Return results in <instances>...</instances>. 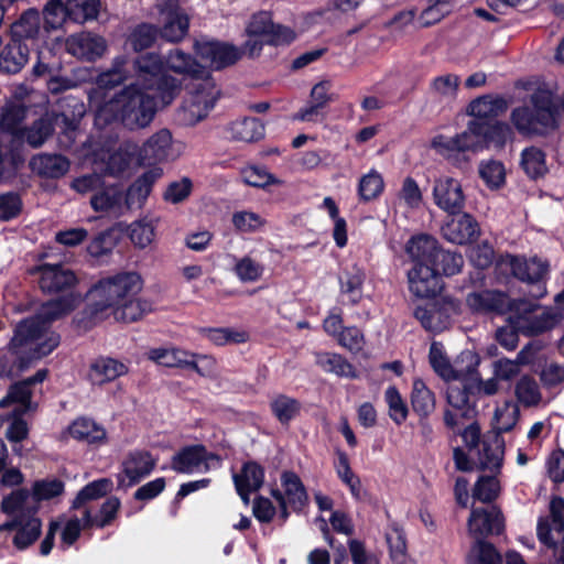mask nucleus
Segmentation results:
<instances>
[{"label":"nucleus","mask_w":564,"mask_h":564,"mask_svg":"<svg viewBox=\"0 0 564 564\" xmlns=\"http://www.w3.org/2000/svg\"><path fill=\"white\" fill-rule=\"evenodd\" d=\"M163 175V170L153 166L144 171L123 191V203L127 209L141 208L152 192L155 182Z\"/></svg>","instance_id":"19"},{"label":"nucleus","mask_w":564,"mask_h":564,"mask_svg":"<svg viewBox=\"0 0 564 564\" xmlns=\"http://www.w3.org/2000/svg\"><path fill=\"white\" fill-rule=\"evenodd\" d=\"M365 281L366 272L357 264L345 269L339 276L340 293L348 297V303L351 306H356L361 302Z\"/></svg>","instance_id":"33"},{"label":"nucleus","mask_w":564,"mask_h":564,"mask_svg":"<svg viewBox=\"0 0 564 564\" xmlns=\"http://www.w3.org/2000/svg\"><path fill=\"white\" fill-rule=\"evenodd\" d=\"M130 84L107 101L97 113V120L105 124L119 122L133 131L148 127L154 119L159 107H164L156 91L144 89L143 86Z\"/></svg>","instance_id":"3"},{"label":"nucleus","mask_w":564,"mask_h":564,"mask_svg":"<svg viewBox=\"0 0 564 564\" xmlns=\"http://www.w3.org/2000/svg\"><path fill=\"white\" fill-rule=\"evenodd\" d=\"M149 359L167 368L194 371L200 377L210 376L216 366V360L210 356L177 347L152 348L149 351Z\"/></svg>","instance_id":"9"},{"label":"nucleus","mask_w":564,"mask_h":564,"mask_svg":"<svg viewBox=\"0 0 564 564\" xmlns=\"http://www.w3.org/2000/svg\"><path fill=\"white\" fill-rule=\"evenodd\" d=\"M143 288L141 275L134 271H122L101 278L87 293V303L73 323L80 330H89L101 322L108 310L122 301L137 296Z\"/></svg>","instance_id":"2"},{"label":"nucleus","mask_w":564,"mask_h":564,"mask_svg":"<svg viewBox=\"0 0 564 564\" xmlns=\"http://www.w3.org/2000/svg\"><path fill=\"white\" fill-rule=\"evenodd\" d=\"M68 43L74 55L90 62L101 57L107 50L105 39L89 32L73 35Z\"/></svg>","instance_id":"27"},{"label":"nucleus","mask_w":564,"mask_h":564,"mask_svg":"<svg viewBox=\"0 0 564 564\" xmlns=\"http://www.w3.org/2000/svg\"><path fill=\"white\" fill-rule=\"evenodd\" d=\"M159 29L150 23L137 25L128 36V43L134 52H142L150 48L156 41Z\"/></svg>","instance_id":"50"},{"label":"nucleus","mask_w":564,"mask_h":564,"mask_svg":"<svg viewBox=\"0 0 564 564\" xmlns=\"http://www.w3.org/2000/svg\"><path fill=\"white\" fill-rule=\"evenodd\" d=\"M76 305L77 296L74 292H68L44 302L41 307V316L48 324L70 314L76 308Z\"/></svg>","instance_id":"41"},{"label":"nucleus","mask_w":564,"mask_h":564,"mask_svg":"<svg viewBox=\"0 0 564 564\" xmlns=\"http://www.w3.org/2000/svg\"><path fill=\"white\" fill-rule=\"evenodd\" d=\"M113 489V482L110 478H100L85 485L72 501L70 508L79 509L91 500H97L110 494Z\"/></svg>","instance_id":"43"},{"label":"nucleus","mask_w":564,"mask_h":564,"mask_svg":"<svg viewBox=\"0 0 564 564\" xmlns=\"http://www.w3.org/2000/svg\"><path fill=\"white\" fill-rule=\"evenodd\" d=\"M194 53L215 70H223L241 61L238 46L226 41L202 36L193 44Z\"/></svg>","instance_id":"10"},{"label":"nucleus","mask_w":564,"mask_h":564,"mask_svg":"<svg viewBox=\"0 0 564 564\" xmlns=\"http://www.w3.org/2000/svg\"><path fill=\"white\" fill-rule=\"evenodd\" d=\"M405 249L412 261H425L442 278L459 273L464 265L459 252L445 250L436 238L427 234L411 237Z\"/></svg>","instance_id":"6"},{"label":"nucleus","mask_w":564,"mask_h":564,"mask_svg":"<svg viewBox=\"0 0 564 564\" xmlns=\"http://www.w3.org/2000/svg\"><path fill=\"white\" fill-rule=\"evenodd\" d=\"M46 330L47 324L41 315L23 318L17 324L10 345L12 347H22L31 341L40 339Z\"/></svg>","instance_id":"36"},{"label":"nucleus","mask_w":564,"mask_h":564,"mask_svg":"<svg viewBox=\"0 0 564 564\" xmlns=\"http://www.w3.org/2000/svg\"><path fill=\"white\" fill-rule=\"evenodd\" d=\"M234 137L243 142H256L264 137V124L258 118H245L234 127Z\"/></svg>","instance_id":"52"},{"label":"nucleus","mask_w":564,"mask_h":564,"mask_svg":"<svg viewBox=\"0 0 564 564\" xmlns=\"http://www.w3.org/2000/svg\"><path fill=\"white\" fill-rule=\"evenodd\" d=\"M480 444L482 448L479 451V469L500 473L506 448L503 436L499 433H487Z\"/></svg>","instance_id":"22"},{"label":"nucleus","mask_w":564,"mask_h":564,"mask_svg":"<svg viewBox=\"0 0 564 564\" xmlns=\"http://www.w3.org/2000/svg\"><path fill=\"white\" fill-rule=\"evenodd\" d=\"M68 435L77 442L88 445H102L107 443L106 429L95 420L87 416L75 419L67 426Z\"/></svg>","instance_id":"23"},{"label":"nucleus","mask_w":564,"mask_h":564,"mask_svg":"<svg viewBox=\"0 0 564 564\" xmlns=\"http://www.w3.org/2000/svg\"><path fill=\"white\" fill-rule=\"evenodd\" d=\"M200 334L216 346L243 344L249 340L248 332L230 327H204L200 329Z\"/></svg>","instance_id":"45"},{"label":"nucleus","mask_w":564,"mask_h":564,"mask_svg":"<svg viewBox=\"0 0 564 564\" xmlns=\"http://www.w3.org/2000/svg\"><path fill=\"white\" fill-rule=\"evenodd\" d=\"M435 394L427 388L424 380L421 378L414 379L411 391V406L419 416L422 426L426 424L429 416L435 410Z\"/></svg>","instance_id":"29"},{"label":"nucleus","mask_w":564,"mask_h":564,"mask_svg":"<svg viewBox=\"0 0 564 564\" xmlns=\"http://www.w3.org/2000/svg\"><path fill=\"white\" fill-rule=\"evenodd\" d=\"M115 318L123 323H134L153 311L152 302L140 297H129L111 307Z\"/></svg>","instance_id":"40"},{"label":"nucleus","mask_w":564,"mask_h":564,"mask_svg":"<svg viewBox=\"0 0 564 564\" xmlns=\"http://www.w3.org/2000/svg\"><path fill=\"white\" fill-rule=\"evenodd\" d=\"M456 382L448 386L446 390V401L455 410L460 411L459 415L449 409H445L443 420L444 425L455 431L458 426V417L470 419L476 414V403L479 398V382L470 380L468 371L460 376Z\"/></svg>","instance_id":"7"},{"label":"nucleus","mask_w":564,"mask_h":564,"mask_svg":"<svg viewBox=\"0 0 564 564\" xmlns=\"http://www.w3.org/2000/svg\"><path fill=\"white\" fill-rule=\"evenodd\" d=\"M41 29V13L36 8L23 11L10 26L12 40L23 43L24 40H35Z\"/></svg>","instance_id":"34"},{"label":"nucleus","mask_w":564,"mask_h":564,"mask_svg":"<svg viewBox=\"0 0 564 564\" xmlns=\"http://www.w3.org/2000/svg\"><path fill=\"white\" fill-rule=\"evenodd\" d=\"M410 292L420 299H430L438 295L444 289L441 274L435 273L425 261H413V267L408 272Z\"/></svg>","instance_id":"15"},{"label":"nucleus","mask_w":564,"mask_h":564,"mask_svg":"<svg viewBox=\"0 0 564 564\" xmlns=\"http://www.w3.org/2000/svg\"><path fill=\"white\" fill-rule=\"evenodd\" d=\"M30 50L26 44L10 39L0 50V73L15 75L22 70L29 61Z\"/></svg>","instance_id":"24"},{"label":"nucleus","mask_w":564,"mask_h":564,"mask_svg":"<svg viewBox=\"0 0 564 564\" xmlns=\"http://www.w3.org/2000/svg\"><path fill=\"white\" fill-rule=\"evenodd\" d=\"M65 491V484L59 478H45L35 480L31 487V497L34 503L47 501L59 497Z\"/></svg>","instance_id":"46"},{"label":"nucleus","mask_w":564,"mask_h":564,"mask_svg":"<svg viewBox=\"0 0 564 564\" xmlns=\"http://www.w3.org/2000/svg\"><path fill=\"white\" fill-rule=\"evenodd\" d=\"M205 445H186L171 458V468L177 474H192L204 464Z\"/></svg>","instance_id":"35"},{"label":"nucleus","mask_w":564,"mask_h":564,"mask_svg":"<svg viewBox=\"0 0 564 564\" xmlns=\"http://www.w3.org/2000/svg\"><path fill=\"white\" fill-rule=\"evenodd\" d=\"M337 463L335 465L339 479L348 486L352 497L356 499L360 498L361 482L358 476H356L350 467L348 455L337 449Z\"/></svg>","instance_id":"53"},{"label":"nucleus","mask_w":564,"mask_h":564,"mask_svg":"<svg viewBox=\"0 0 564 564\" xmlns=\"http://www.w3.org/2000/svg\"><path fill=\"white\" fill-rule=\"evenodd\" d=\"M473 550L477 551L475 557H469L467 564H502V556L496 546L487 540L475 541Z\"/></svg>","instance_id":"61"},{"label":"nucleus","mask_w":564,"mask_h":564,"mask_svg":"<svg viewBox=\"0 0 564 564\" xmlns=\"http://www.w3.org/2000/svg\"><path fill=\"white\" fill-rule=\"evenodd\" d=\"M429 359L433 370L443 379H458V372L451 365L447 356L437 343H432Z\"/></svg>","instance_id":"57"},{"label":"nucleus","mask_w":564,"mask_h":564,"mask_svg":"<svg viewBox=\"0 0 564 564\" xmlns=\"http://www.w3.org/2000/svg\"><path fill=\"white\" fill-rule=\"evenodd\" d=\"M90 205L96 212H121L124 206L122 186L120 184L104 185L93 194Z\"/></svg>","instance_id":"37"},{"label":"nucleus","mask_w":564,"mask_h":564,"mask_svg":"<svg viewBox=\"0 0 564 564\" xmlns=\"http://www.w3.org/2000/svg\"><path fill=\"white\" fill-rule=\"evenodd\" d=\"M132 68L137 82L144 89L156 91L163 106L171 105L183 86L171 72L191 79H204L209 75L204 65L181 48L170 50L165 56L155 52L140 53L132 61Z\"/></svg>","instance_id":"1"},{"label":"nucleus","mask_w":564,"mask_h":564,"mask_svg":"<svg viewBox=\"0 0 564 564\" xmlns=\"http://www.w3.org/2000/svg\"><path fill=\"white\" fill-rule=\"evenodd\" d=\"M31 170L40 177L57 180L69 170V160L62 154H39L30 161Z\"/></svg>","instance_id":"26"},{"label":"nucleus","mask_w":564,"mask_h":564,"mask_svg":"<svg viewBox=\"0 0 564 564\" xmlns=\"http://www.w3.org/2000/svg\"><path fill=\"white\" fill-rule=\"evenodd\" d=\"M270 411L282 426H289L302 411V403L288 394L279 393L269 403Z\"/></svg>","instance_id":"39"},{"label":"nucleus","mask_w":564,"mask_h":564,"mask_svg":"<svg viewBox=\"0 0 564 564\" xmlns=\"http://www.w3.org/2000/svg\"><path fill=\"white\" fill-rule=\"evenodd\" d=\"M15 531L12 544L17 550L23 551L33 545L42 534V520L35 510L30 516L13 517L0 524V532Z\"/></svg>","instance_id":"16"},{"label":"nucleus","mask_w":564,"mask_h":564,"mask_svg":"<svg viewBox=\"0 0 564 564\" xmlns=\"http://www.w3.org/2000/svg\"><path fill=\"white\" fill-rule=\"evenodd\" d=\"M117 245V238L112 230L99 232L87 246V252L93 258L99 259L112 252Z\"/></svg>","instance_id":"62"},{"label":"nucleus","mask_w":564,"mask_h":564,"mask_svg":"<svg viewBox=\"0 0 564 564\" xmlns=\"http://www.w3.org/2000/svg\"><path fill=\"white\" fill-rule=\"evenodd\" d=\"M156 460L145 449H134L121 462L120 471L116 475L117 489L131 488L148 477L155 468Z\"/></svg>","instance_id":"12"},{"label":"nucleus","mask_w":564,"mask_h":564,"mask_svg":"<svg viewBox=\"0 0 564 564\" xmlns=\"http://www.w3.org/2000/svg\"><path fill=\"white\" fill-rule=\"evenodd\" d=\"M31 492L28 488L19 487L13 489L10 494L4 495L0 502V511L7 517H28L33 510L39 513L40 506L36 503H29Z\"/></svg>","instance_id":"25"},{"label":"nucleus","mask_w":564,"mask_h":564,"mask_svg":"<svg viewBox=\"0 0 564 564\" xmlns=\"http://www.w3.org/2000/svg\"><path fill=\"white\" fill-rule=\"evenodd\" d=\"M265 479L264 467L256 460H247L242 464L238 474L232 475L234 482L250 485L253 490H260Z\"/></svg>","instance_id":"47"},{"label":"nucleus","mask_w":564,"mask_h":564,"mask_svg":"<svg viewBox=\"0 0 564 564\" xmlns=\"http://www.w3.org/2000/svg\"><path fill=\"white\" fill-rule=\"evenodd\" d=\"M31 273L40 274L39 286L45 294L72 292L78 282L74 271L62 263H42L34 267Z\"/></svg>","instance_id":"13"},{"label":"nucleus","mask_w":564,"mask_h":564,"mask_svg":"<svg viewBox=\"0 0 564 564\" xmlns=\"http://www.w3.org/2000/svg\"><path fill=\"white\" fill-rule=\"evenodd\" d=\"M242 182L251 187L265 188L269 185L278 184L279 180L267 171L265 167L250 165L241 170Z\"/></svg>","instance_id":"59"},{"label":"nucleus","mask_w":564,"mask_h":564,"mask_svg":"<svg viewBox=\"0 0 564 564\" xmlns=\"http://www.w3.org/2000/svg\"><path fill=\"white\" fill-rule=\"evenodd\" d=\"M188 29L189 17L180 7H175L164 13L163 24L159 32L162 39L177 43L187 35Z\"/></svg>","instance_id":"28"},{"label":"nucleus","mask_w":564,"mask_h":564,"mask_svg":"<svg viewBox=\"0 0 564 564\" xmlns=\"http://www.w3.org/2000/svg\"><path fill=\"white\" fill-rule=\"evenodd\" d=\"M498 264L509 268L514 279L527 284H544L550 273V262L538 256L528 259L524 256L507 253Z\"/></svg>","instance_id":"11"},{"label":"nucleus","mask_w":564,"mask_h":564,"mask_svg":"<svg viewBox=\"0 0 564 564\" xmlns=\"http://www.w3.org/2000/svg\"><path fill=\"white\" fill-rule=\"evenodd\" d=\"M281 482L284 488L286 502L294 512H301L307 505V491L297 474L292 470H284L281 474Z\"/></svg>","instance_id":"38"},{"label":"nucleus","mask_w":564,"mask_h":564,"mask_svg":"<svg viewBox=\"0 0 564 564\" xmlns=\"http://www.w3.org/2000/svg\"><path fill=\"white\" fill-rule=\"evenodd\" d=\"M453 218L442 226V235L449 242L467 245L475 242L480 236L479 224L467 213L452 215Z\"/></svg>","instance_id":"18"},{"label":"nucleus","mask_w":564,"mask_h":564,"mask_svg":"<svg viewBox=\"0 0 564 564\" xmlns=\"http://www.w3.org/2000/svg\"><path fill=\"white\" fill-rule=\"evenodd\" d=\"M68 4L67 1L48 0L43 8V26L45 31L50 32L63 25L68 19Z\"/></svg>","instance_id":"49"},{"label":"nucleus","mask_w":564,"mask_h":564,"mask_svg":"<svg viewBox=\"0 0 564 564\" xmlns=\"http://www.w3.org/2000/svg\"><path fill=\"white\" fill-rule=\"evenodd\" d=\"M231 221L236 230L243 234L256 232L267 223L259 214L248 210L234 213Z\"/></svg>","instance_id":"63"},{"label":"nucleus","mask_w":564,"mask_h":564,"mask_svg":"<svg viewBox=\"0 0 564 564\" xmlns=\"http://www.w3.org/2000/svg\"><path fill=\"white\" fill-rule=\"evenodd\" d=\"M460 78L455 74H446L432 79L430 89L432 93L446 98L457 96Z\"/></svg>","instance_id":"64"},{"label":"nucleus","mask_w":564,"mask_h":564,"mask_svg":"<svg viewBox=\"0 0 564 564\" xmlns=\"http://www.w3.org/2000/svg\"><path fill=\"white\" fill-rule=\"evenodd\" d=\"M384 400L389 408V416L397 424H403L409 415V408L395 386H390L384 392Z\"/></svg>","instance_id":"54"},{"label":"nucleus","mask_w":564,"mask_h":564,"mask_svg":"<svg viewBox=\"0 0 564 564\" xmlns=\"http://www.w3.org/2000/svg\"><path fill=\"white\" fill-rule=\"evenodd\" d=\"M520 165L531 180L543 177L549 171L545 152L534 145L522 150Z\"/></svg>","instance_id":"42"},{"label":"nucleus","mask_w":564,"mask_h":564,"mask_svg":"<svg viewBox=\"0 0 564 564\" xmlns=\"http://www.w3.org/2000/svg\"><path fill=\"white\" fill-rule=\"evenodd\" d=\"M460 308L459 300L436 295L417 305L414 308L413 316L426 332L440 334L448 329L453 317L460 314Z\"/></svg>","instance_id":"8"},{"label":"nucleus","mask_w":564,"mask_h":564,"mask_svg":"<svg viewBox=\"0 0 564 564\" xmlns=\"http://www.w3.org/2000/svg\"><path fill=\"white\" fill-rule=\"evenodd\" d=\"M466 303L473 312L478 314L505 315L518 311V301L499 290L471 292L467 295Z\"/></svg>","instance_id":"14"},{"label":"nucleus","mask_w":564,"mask_h":564,"mask_svg":"<svg viewBox=\"0 0 564 564\" xmlns=\"http://www.w3.org/2000/svg\"><path fill=\"white\" fill-rule=\"evenodd\" d=\"M127 371L124 364L110 357H99L90 364L88 379L93 384L101 386L126 375Z\"/></svg>","instance_id":"30"},{"label":"nucleus","mask_w":564,"mask_h":564,"mask_svg":"<svg viewBox=\"0 0 564 564\" xmlns=\"http://www.w3.org/2000/svg\"><path fill=\"white\" fill-rule=\"evenodd\" d=\"M514 393L519 402L525 406L538 405L541 401V393L536 381L530 376H523L517 382Z\"/></svg>","instance_id":"58"},{"label":"nucleus","mask_w":564,"mask_h":564,"mask_svg":"<svg viewBox=\"0 0 564 564\" xmlns=\"http://www.w3.org/2000/svg\"><path fill=\"white\" fill-rule=\"evenodd\" d=\"M384 191L382 175L375 169L359 180L357 195L360 203H369L377 199Z\"/></svg>","instance_id":"44"},{"label":"nucleus","mask_w":564,"mask_h":564,"mask_svg":"<svg viewBox=\"0 0 564 564\" xmlns=\"http://www.w3.org/2000/svg\"><path fill=\"white\" fill-rule=\"evenodd\" d=\"M470 535L486 540L490 535H500L505 531V520L500 512H489L484 508L473 509L468 519Z\"/></svg>","instance_id":"20"},{"label":"nucleus","mask_w":564,"mask_h":564,"mask_svg":"<svg viewBox=\"0 0 564 564\" xmlns=\"http://www.w3.org/2000/svg\"><path fill=\"white\" fill-rule=\"evenodd\" d=\"M172 145V134L167 129H161L151 135L139 150V161L142 165H155L167 159Z\"/></svg>","instance_id":"21"},{"label":"nucleus","mask_w":564,"mask_h":564,"mask_svg":"<svg viewBox=\"0 0 564 564\" xmlns=\"http://www.w3.org/2000/svg\"><path fill=\"white\" fill-rule=\"evenodd\" d=\"M497 102H502V99H492L488 95L477 97L469 102L467 113L474 117L471 121L492 120Z\"/></svg>","instance_id":"60"},{"label":"nucleus","mask_w":564,"mask_h":564,"mask_svg":"<svg viewBox=\"0 0 564 564\" xmlns=\"http://www.w3.org/2000/svg\"><path fill=\"white\" fill-rule=\"evenodd\" d=\"M54 122L51 118L41 117L36 119L29 128H23V134L29 145L32 148L41 147L54 133Z\"/></svg>","instance_id":"48"},{"label":"nucleus","mask_w":564,"mask_h":564,"mask_svg":"<svg viewBox=\"0 0 564 564\" xmlns=\"http://www.w3.org/2000/svg\"><path fill=\"white\" fill-rule=\"evenodd\" d=\"M530 105L512 109L510 120L522 137H545L558 127V105L552 90L539 86L530 96Z\"/></svg>","instance_id":"4"},{"label":"nucleus","mask_w":564,"mask_h":564,"mask_svg":"<svg viewBox=\"0 0 564 564\" xmlns=\"http://www.w3.org/2000/svg\"><path fill=\"white\" fill-rule=\"evenodd\" d=\"M29 108L21 101H8L0 112V130L13 138L21 139L23 134L22 122L26 118Z\"/></svg>","instance_id":"32"},{"label":"nucleus","mask_w":564,"mask_h":564,"mask_svg":"<svg viewBox=\"0 0 564 564\" xmlns=\"http://www.w3.org/2000/svg\"><path fill=\"white\" fill-rule=\"evenodd\" d=\"M391 532L386 533V541L389 547V555L392 561H402L406 555V538L402 527L392 521L389 524Z\"/></svg>","instance_id":"55"},{"label":"nucleus","mask_w":564,"mask_h":564,"mask_svg":"<svg viewBox=\"0 0 564 564\" xmlns=\"http://www.w3.org/2000/svg\"><path fill=\"white\" fill-rule=\"evenodd\" d=\"M510 134V126L502 121H469L465 131L452 138L440 137L434 145L451 158L453 153L478 152L491 145L502 148Z\"/></svg>","instance_id":"5"},{"label":"nucleus","mask_w":564,"mask_h":564,"mask_svg":"<svg viewBox=\"0 0 564 564\" xmlns=\"http://www.w3.org/2000/svg\"><path fill=\"white\" fill-rule=\"evenodd\" d=\"M315 364L325 372L339 378L358 379L356 367L346 357L337 352L319 351L315 354Z\"/></svg>","instance_id":"31"},{"label":"nucleus","mask_w":564,"mask_h":564,"mask_svg":"<svg viewBox=\"0 0 564 564\" xmlns=\"http://www.w3.org/2000/svg\"><path fill=\"white\" fill-rule=\"evenodd\" d=\"M433 199L448 215H457L465 207V195L459 181L448 176L435 180Z\"/></svg>","instance_id":"17"},{"label":"nucleus","mask_w":564,"mask_h":564,"mask_svg":"<svg viewBox=\"0 0 564 564\" xmlns=\"http://www.w3.org/2000/svg\"><path fill=\"white\" fill-rule=\"evenodd\" d=\"M479 175L490 189H499L506 183V170L503 163L500 161L490 160L488 162H481Z\"/></svg>","instance_id":"56"},{"label":"nucleus","mask_w":564,"mask_h":564,"mask_svg":"<svg viewBox=\"0 0 564 564\" xmlns=\"http://www.w3.org/2000/svg\"><path fill=\"white\" fill-rule=\"evenodd\" d=\"M68 20L84 23L94 20L99 14L100 0H67Z\"/></svg>","instance_id":"51"}]
</instances>
